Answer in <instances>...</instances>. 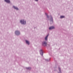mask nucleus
I'll use <instances>...</instances> for the list:
<instances>
[{"instance_id": "2eb2a0df", "label": "nucleus", "mask_w": 73, "mask_h": 73, "mask_svg": "<svg viewBox=\"0 0 73 73\" xmlns=\"http://www.w3.org/2000/svg\"><path fill=\"white\" fill-rule=\"evenodd\" d=\"M46 60L47 61H50V59H46Z\"/></svg>"}, {"instance_id": "9d476101", "label": "nucleus", "mask_w": 73, "mask_h": 73, "mask_svg": "<svg viewBox=\"0 0 73 73\" xmlns=\"http://www.w3.org/2000/svg\"><path fill=\"white\" fill-rule=\"evenodd\" d=\"M26 42L27 44L28 45H29L30 44L29 42V41H28L27 40H26Z\"/></svg>"}, {"instance_id": "0eeeda50", "label": "nucleus", "mask_w": 73, "mask_h": 73, "mask_svg": "<svg viewBox=\"0 0 73 73\" xmlns=\"http://www.w3.org/2000/svg\"><path fill=\"white\" fill-rule=\"evenodd\" d=\"M13 7L14 8V9L16 10H19V9L17 7H15L14 6H13Z\"/></svg>"}, {"instance_id": "f3484780", "label": "nucleus", "mask_w": 73, "mask_h": 73, "mask_svg": "<svg viewBox=\"0 0 73 73\" xmlns=\"http://www.w3.org/2000/svg\"><path fill=\"white\" fill-rule=\"evenodd\" d=\"M58 73H60V72H58Z\"/></svg>"}, {"instance_id": "423d86ee", "label": "nucleus", "mask_w": 73, "mask_h": 73, "mask_svg": "<svg viewBox=\"0 0 73 73\" xmlns=\"http://www.w3.org/2000/svg\"><path fill=\"white\" fill-rule=\"evenodd\" d=\"M40 52L41 55L42 56H43V50L42 49H41L40 51Z\"/></svg>"}, {"instance_id": "1a4fd4ad", "label": "nucleus", "mask_w": 73, "mask_h": 73, "mask_svg": "<svg viewBox=\"0 0 73 73\" xmlns=\"http://www.w3.org/2000/svg\"><path fill=\"white\" fill-rule=\"evenodd\" d=\"M48 35L45 38V40L47 41L48 40Z\"/></svg>"}, {"instance_id": "6e6552de", "label": "nucleus", "mask_w": 73, "mask_h": 73, "mask_svg": "<svg viewBox=\"0 0 73 73\" xmlns=\"http://www.w3.org/2000/svg\"><path fill=\"white\" fill-rule=\"evenodd\" d=\"M5 1L8 3H10V0H5Z\"/></svg>"}, {"instance_id": "7ed1b4c3", "label": "nucleus", "mask_w": 73, "mask_h": 73, "mask_svg": "<svg viewBox=\"0 0 73 73\" xmlns=\"http://www.w3.org/2000/svg\"><path fill=\"white\" fill-rule=\"evenodd\" d=\"M42 44L43 46H45L47 45V42H46L44 41L42 42Z\"/></svg>"}, {"instance_id": "39448f33", "label": "nucleus", "mask_w": 73, "mask_h": 73, "mask_svg": "<svg viewBox=\"0 0 73 73\" xmlns=\"http://www.w3.org/2000/svg\"><path fill=\"white\" fill-rule=\"evenodd\" d=\"M55 29V27L53 26H52L49 27V30H52L53 29Z\"/></svg>"}, {"instance_id": "f8f14e48", "label": "nucleus", "mask_w": 73, "mask_h": 73, "mask_svg": "<svg viewBox=\"0 0 73 73\" xmlns=\"http://www.w3.org/2000/svg\"><path fill=\"white\" fill-rule=\"evenodd\" d=\"M26 69L29 70H30L31 69V67H26Z\"/></svg>"}, {"instance_id": "f257e3e1", "label": "nucleus", "mask_w": 73, "mask_h": 73, "mask_svg": "<svg viewBox=\"0 0 73 73\" xmlns=\"http://www.w3.org/2000/svg\"><path fill=\"white\" fill-rule=\"evenodd\" d=\"M20 23L22 24L25 25L26 23V21L24 19H22L20 21Z\"/></svg>"}, {"instance_id": "dca6fc26", "label": "nucleus", "mask_w": 73, "mask_h": 73, "mask_svg": "<svg viewBox=\"0 0 73 73\" xmlns=\"http://www.w3.org/2000/svg\"><path fill=\"white\" fill-rule=\"evenodd\" d=\"M35 1H38V0H35Z\"/></svg>"}, {"instance_id": "ddd939ff", "label": "nucleus", "mask_w": 73, "mask_h": 73, "mask_svg": "<svg viewBox=\"0 0 73 73\" xmlns=\"http://www.w3.org/2000/svg\"><path fill=\"white\" fill-rule=\"evenodd\" d=\"M65 17L64 16H61L60 17V18L61 19L64 18Z\"/></svg>"}, {"instance_id": "4468645a", "label": "nucleus", "mask_w": 73, "mask_h": 73, "mask_svg": "<svg viewBox=\"0 0 73 73\" xmlns=\"http://www.w3.org/2000/svg\"><path fill=\"white\" fill-rule=\"evenodd\" d=\"M58 69L59 70V71L60 72H61V70H60V68L59 67H58Z\"/></svg>"}, {"instance_id": "9b49d317", "label": "nucleus", "mask_w": 73, "mask_h": 73, "mask_svg": "<svg viewBox=\"0 0 73 73\" xmlns=\"http://www.w3.org/2000/svg\"><path fill=\"white\" fill-rule=\"evenodd\" d=\"M45 15H46V16H47V18L48 19L49 18V16H48V14L47 13H45Z\"/></svg>"}, {"instance_id": "20e7f679", "label": "nucleus", "mask_w": 73, "mask_h": 73, "mask_svg": "<svg viewBox=\"0 0 73 73\" xmlns=\"http://www.w3.org/2000/svg\"><path fill=\"white\" fill-rule=\"evenodd\" d=\"M50 20L51 21L50 23H51V22L52 23H53V17H52V16L50 15Z\"/></svg>"}, {"instance_id": "f03ea898", "label": "nucleus", "mask_w": 73, "mask_h": 73, "mask_svg": "<svg viewBox=\"0 0 73 73\" xmlns=\"http://www.w3.org/2000/svg\"><path fill=\"white\" fill-rule=\"evenodd\" d=\"M15 33L17 35H19L20 34V32L19 31H15Z\"/></svg>"}]
</instances>
